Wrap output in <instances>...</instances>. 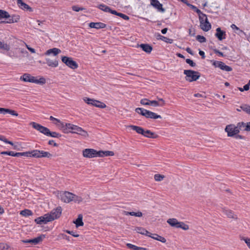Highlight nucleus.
<instances>
[{
    "label": "nucleus",
    "mask_w": 250,
    "mask_h": 250,
    "mask_svg": "<svg viewBox=\"0 0 250 250\" xmlns=\"http://www.w3.org/2000/svg\"><path fill=\"white\" fill-rule=\"evenodd\" d=\"M246 125L243 123V122H240V123H238L237 124V126H236V127L238 128V129L239 130V131H240V130L243 127H246Z\"/></svg>",
    "instance_id": "obj_52"
},
{
    "label": "nucleus",
    "mask_w": 250,
    "mask_h": 250,
    "mask_svg": "<svg viewBox=\"0 0 250 250\" xmlns=\"http://www.w3.org/2000/svg\"><path fill=\"white\" fill-rule=\"evenodd\" d=\"M6 113H9V114H10L13 116H18V113L16 111H15V110L7 109V108L4 109V114H5Z\"/></svg>",
    "instance_id": "obj_39"
},
{
    "label": "nucleus",
    "mask_w": 250,
    "mask_h": 250,
    "mask_svg": "<svg viewBox=\"0 0 250 250\" xmlns=\"http://www.w3.org/2000/svg\"><path fill=\"white\" fill-rule=\"evenodd\" d=\"M244 240L248 247L250 249V239L246 238Z\"/></svg>",
    "instance_id": "obj_64"
},
{
    "label": "nucleus",
    "mask_w": 250,
    "mask_h": 250,
    "mask_svg": "<svg viewBox=\"0 0 250 250\" xmlns=\"http://www.w3.org/2000/svg\"><path fill=\"white\" fill-rule=\"evenodd\" d=\"M135 111L143 116H145L146 118H149V119H161L162 117L159 115H157L156 113L153 112L152 111H150L149 110H147L146 109H145L141 107H138L135 109Z\"/></svg>",
    "instance_id": "obj_3"
},
{
    "label": "nucleus",
    "mask_w": 250,
    "mask_h": 250,
    "mask_svg": "<svg viewBox=\"0 0 250 250\" xmlns=\"http://www.w3.org/2000/svg\"><path fill=\"white\" fill-rule=\"evenodd\" d=\"M98 7L101 9V10L105 12H109L112 14V11H114V10H112L109 6L104 4H100Z\"/></svg>",
    "instance_id": "obj_27"
},
{
    "label": "nucleus",
    "mask_w": 250,
    "mask_h": 250,
    "mask_svg": "<svg viewBox=\"0 0 250 250\" xmlns=\"http://www.w3.org/2000/svg\"><path fill=\"white\" fill-rule=\"evenodd\" d=\"M30 125H32V126L37 130L39 131L40 132L46 136H48L49 129L43 126L40 124L36 123L34 122H32L29 124Z\"/></svg>",
    "instance_id": "obj_8"
},
{
    "label": "nucleus",
    "mask_w": 250,
    "mask_h": 250,
    "mask_svg": "<svg viewBox=\"0 0 250 250\" xmlns=\"http://www.w3.org/2000/svg\"><path fill=\"white\" fill-rule=\"evenodd\" d=\"M64 133H69V129L67 125L68 124H64L60 120V122L55 123Z\"/></svg>",
    "instance_id": "obj_15"
},
{
    "label": "nucleus",
    "mask_w": 250,
    "mask_h": 250,
    "mask_svg": "<svg viewBox=\"0 0 250 250\" xmlns=\"http://www.w3.org/2000/svg\"><path fill=\"white\" fill-rule=\"evenodd\" d=\"M247 131H250V122L248 123L246 125V127L244 129Z\"/></svg>",
    "instance_id": "obj_63"
},
{
    "label": "nucleus",
    "mask_w": 250,
    "mask_h": 250,
    "mask_svg": "<svg viewBox=\"0 0 250 250\" xmlns=\"http://www.w3.org/2000/svg\"><path fill=\"white\" fill-rule=\"evenodd\" d=\"M31 157L35 158L47 157L49 158L52 156L49 152L42 150H33L31 151Z\"/></svg>",
    "instance_id": "obj_9"
},
{
    "label": "nucleus",
    "mask_w": 250,
    "mask_h": 250,
    "mask_svg": "<svg viewBox=\"0 0 250 250\" xmlns=\"http://www.w3.org/2000/svg\"><path fill=\"white\" fill-rule=\"evenodd\" d=\"M221 69H222L224 71H225L229 72V71H231L232 70V68L228 65H226L224 63Z\"/></svg>",
    "instance_id": "obj_47"
},
{
    "label": "nucleus",
    "mask_w": 250,
    "mask_h": 250,
    "mask_svg": "<svg viewBox=\"0 0 250 250\" xmlns=\"http://www.w3.org/2000/svg\"><path fill=\"white\" fill-rule=\"evenodd\" d=\"M200 27L204 31H208L211 29V24L208 21L207 16L205 14L199 15Z\"/></svg>",
    "instance_id": "obj_7"
},
{
    "label": "nucleus",
    "mask_w": 250,
    "mask_h": 250,
    "mask_svg": "<svg viewBox=\"0 0 250 250\" xmlns=\"http://www.w3.org/2000/svg\"><path fill=\"white\" fill-rule=\"evenodd\" d=\"M149 102L150 100L147 99H143L141 100L140 103L143 105H149Z\"/></svg>",
    "instance_id": "obj_49"
},
{
    "label": "nucleus",
    "mask_w": 250,
    "mask_h": 250,
    "mask_svg": "<svg viewBox=\"0 0 250 250\" xmlns=\"http://www.w3.org/2000/svg\"><path fill=\"white\" fill-rule=\"evenodd\" d=\"M114 152L111 151H98V157H104L113 156Z\"/></svg>",
    "instance_id": "obj_23"
},
{
    "label": "nucleus",
    "mask_w": 250,
    "mask_h": 250,
    "mask_svg": "<svg viewBox=\"0 0 250 250\" xmlns=\"http://www.w3.org/2000/svg\"><path fill=\"white\" fill-rule=\"evenodd\" d=\"M214 52L215 54H218L220 57L224 56L223 53L222 52L219 51L218 50L215 49V50H214Z\"/></svg>",
    "instance_id": "obj_61"
},
{
    "label": "nucleus",
    "mask_w": 250,
    "mask_h": 250,
    "mask_svg": "<svg viewBox=\"0 0 250 250\" xmlns=\"http://www.w3.org/2000/svg\"><path fill=\"white\" fill-rule=\"evenodd\" d=\"M0 49L3 50L8 51L10 50V45L4 42L3 41H0Z\"/></svg>",
    "instance_id": "obj_31"
},
{
    "label": "nucleus",
    "mask_w": 250,
    "mask_h": 250,
    "mask_svg": "<svg viewBox=\"0 0 250 250\" xmlns=\"http://www.w3.org/2000/svg\"><path fill=\"white\" fill-rule=\"evenodd\" d=\"M125 214L126 215H130L131 216H137V217H141L143 215L142 213L140 211H138L137 212H135L133 211H131V212L125 211Z\"/></svg>",
    "instance_id": "obj_36"
},
{
    "label": "nucleus",
    "mask_w": 250,
    "mask_h": 250,
    "mask_svg": "<svg viewBox=\"0 0 250 250\" xmlns=\"http://www.w3.org/2000/svg\"><path fill=\"white\" fill-rule=\"evenodd\" d=\"M31 76L29 74H24L22 76H21V80L24 82H30Z\"/></svg>",
    "instance_id": "obj_38"
},
{
    "label": "nucleus",
    "mask_w": 250,
    "mask_h": 250,
    "mask_svg": "<svg viewBox=\"0 0 250 250\" xmlns=\"http://www.w3.org/2000/svg\"><path fill=\"white\" fill-rule=\"evenodd\" d=\"M25 46L26 47V48L28 49V50H29L31 53H36V51H35V49L33 48H31L28 45H27V44L25 43Z\"/></svg>",
    "instance_id": "obj_58"
},
{
    "label": "nucleus",
    "mask_w": 250,
    "mask_h": 250,
    "mask_svg": "<svg viewBox=\"0 0 250 250\" xmlns=\"http://www.w3.org/2000/svg\"><path fill=\"white\" fill-rule=\"evenodd\" d=\"M221 69H222L224 71H225L229 72V71H231L232 70V68L228 65H226L224 63Z\"/></svg>",
    "instance_id": "obj_46"
},
{
    "label": "nucleus",
    "mask_w": 250,
    "mask_h": 250,
    "mask_svg": "<svg viewBox=\"0 0 250 250\" xmlns=\"http://www.w3.org/2000/svg\"><path fill=\"white\" fill-rule=\"evenodd\" d=\"M231 28L232 29H236L237 30H239L240 32L241 33H244V32L242 30H240L235 24H232L231 25Z\"/></svg>",
    "instance_id": "obj_57"
},
{
    "label": "nucleus",
    "mask_w": 250,
    "mask_h": 250,
    "mask_svg": "<svg viewBox=\"0 0 250 250\" xmlns=\"http://www.w3.org/2000/svg\"><path fill=\"white\" fill-rule=\"evenodd\" d=\"M126 246L128 248L132 249L133 250H146V249L145 248L139 247L130 243H127L126 244Z\"/></svg>",
    "instance_id": "obj_37"
},
{
    "label": "nucleus",
    "mask_w": 250,
    "mask_h": 250,
    "mask_svg": "<svg viewBox=\"0 0 250 250\" xmlns=\"http://www.w3.org/2000/svg\"><path fill=\"white\" fill-rule=\"evenodd\" d=\"M223 211L224 213L229 218L237 219V215L234 214L232 211L229 209H223Z\"/></svg>",
    "instance_id": "obj_22"
},
{
    "label": "nucleus",
    "mask_w": 250,
    "mask_h": 250,
    "mask_svg": "<svg viewBox=\"0 0 250 250\" xmlns=\"http://www.w3.org/2000/svg\"><path fill=\"white\" fill-rule=\"evenodd\" d=\"M157 37H158V39L163 41L164 42H167V43H171L173 41V40L172 39L167 38L164 36H163L161 35L160 34H158Z\"/></svg>",
    "instance_id": "obj_34"
},
{
    "label": "nucleus",
    "mask_w": 250,
    "mask_h": 250,
    "mask_svg": "<svg viewBox=\"0 0 250 250\" xmlns=\"http://www.w3.org/2000/svg\"><path fill=\"white\" fill-rule=\"evenodd\" d=\"M89 27L96 29L104 28L106 27V24L102 22H90Z\"/></svg>",
    "instance_id": "obj_17"
},
{
    "label": "nucleus",
    "mask_w": 250,
    "mask_h": 250,
    "mask_svg": "<svg viewBox=\"0 0 250 250\" xmlns=\"http://www.w3.org/2000/svg\"><path fill=\"white\" fill-rule=\"evenodd\" d=\"M72 9L74 11L79 12L80 10H82L83 8H80V7L77 6H74L72 7Z\"/></svg>",
    "instance_id": "obj_59"
},
{
    "label": "nucleus",
    "mask_w": 250,
    "mask_h": 250,
    "mask_svg": "<svg viewBox=\"0 0 250 250\" xmlns=\"http://www.w3.org/2000/svg\"><path fill=\"white\" fill-rule=\"evenodd\" d=\"M73 222L74 224H75L76 228L83 226V222L82 215L79 214L78 215V218Z\"/></svg>",
    "instance_id": "obj_26"
},
{
    "label": "nucleus",
    "mask_w": 250,
    "mask_h": 250,
    "mask_svg": "<svg viewBox=\"0 0 250 250\" xmlns=\"http://www.w3.org/2000/svg\"><path fill=\"white\" fill-rule=\"evenodd\" d=\"M215 36L219 41H222L226 38V32L221 30V28L218 27L216 29Z\"/></svg>",
    "instance_id": "obj_16"
},
{
    "label": "nucleus",
    "mask_w": 250,
    "mask_h": 250,
    "mask_svg": "<svg viewBox=\"0 0 250 250\" xmlns=\"http://www.w3.org/2000/svg\"><path fill=\"white\" fill-rule=\"evenodd\" d=\"M140 47L143 51L147 53H150L152 50V47L148 44H141Z\"/></svg>",
    "instance_id": "obj_25"
},
{
    "label": "nucleus",
    "mask_w": 250,
    "mask_h": 250,
    "mask_svg": "<svg viewBox=\"0 0 250 250\" xmlns=\"http://www.w3.org/2000/svg\"><path fill=\"white\" fill-rule=\"evenodd\" d=\"M223 64H224V62H222L214 61V62H213L212 64L215 67H218L221 69Z\"/></svg>",
    "instance_id": "obj_45"
},
{
    "label": "nucleus",
    "mask_w": 250,
    "mask_h": 250,
    "mask_svg": "<svg viewBox=\"0 0 250 250\" xmlns=\"http://www.w3.org/2000/svg\"><path fill=\"white\" fill-rule=\"evenodd\" d=\"M38 82H37V79L33 76H31V79L30 81V83H37Z\"/></svg>",
    "instance_id": "obj_60"
},
{
    "label": "nucleus",
    "mask_w": 250,
    "mask_h": 250,
    "mask_svg": "<svg viewBox=\"0 0 250 250\" xmlns=\"http://www.w3.org/2000/svg\"><path fill=\"white\" fill-rule=\"evenodd\" d=\"M150 3L151 5L159 11H161L163 12L165 11V9L163 8L162 4H161L158 0H150Z\"/></svg>",
    "instance_id": "obj_14"
},
{
    "label": "nucleus",
    "mask_w": 250,
    "mask_h": 250,
    "mask_svg": "<svg viewBox=\"0 0 250 250\" xmlns=\"http://www.w3.org/2000/svg\"><path fill=\"white\" fill-rule=\"evenodd\" d=\"M20 214L24 216H28L32 214V212L29 209H24L21 211Z\"/></svg>",
    "instance_id": "obj_40"
},
{
    "label": "nucleus",
    "mask_w": 250,
    "mask_h": 250,
    "mask_svg": "<svg viewBox=\"0 0 250 250\" xmlns=\"http://www.w3.org/2000/svg\"><path fill=\"white\" fill-rule=\"evenodd\" d=\"M62 62L71 69H75L78 67V64L71 58L66 56L62 57Z\"/></svg>",
    "instance_id": "obj_11"
},
{
    "label": "nucleus",
    "mask_w": 250,
    "mask_h": 250,
    "mask_svg": "<svg viewBox=\"0 0 250 250\" xmlns=\"http://www.w3.org/2000/svg\"><path fill=\"white\" fill-rule=\"evenodd\" d=\"M128 127L131 128L132 130L135 131L137 133L142 134H143L144 129L140 126L130 125L128 126Z\"/></svg>",
    "instance_id": "obj_28"
},
{
    "label": "nucleus",
    "mask_w": 250,
    "mask_h": 250,
    "mask_svg": "<svg viewBox=\"0 0 250 250\" xmlns=\"http://www.w3.org/2000/svg\"><path fill=\"white\" fill-rule=\"evenodd\" d=\"M142 135L146 137L149 138H156L157 136L154 133L151 132L149 130H146V131L144 130V132Z\"/></svg>",
    "instance_id": "obj_24"
},
{
    "label": "nucleus",
    "mask_w": 250,
    "mask_h": 250,
    "mask_svg": "<svg viewBox=\"0 0 250 250\" xmlns=\"http://www.w3.org/2000/svg\"><path fill=\"white\" fill-rule=\"evenodd\" d=\"M60 207L53 209L49 213H46L42 216L39 217L35 220L37 224L42 225L57 219L60 217L62 213Z\"/></svg>",
    "instance_id": "obj_1"
},
{
    "label": "nucleus",
    "mask_w": 250,
    "mask_h": 250,
    "mask_svg": "<svg viewBox=\"0 0 250 250\" xmlns=\"http://www.w3.org/2000/svg\"><path fill=\"white\" fill-rule=\"evenodd\" d=\"M45 238V236L44 235H41L36 238H35L32 239V243L36 245L42 241L43 239Z\"/></svg>",
    "instance_id": "obj_35"
},
{
    "label": "nucleus",
    "mask_w": 250,
    "mask_h": 250,
    "mask_svg": "<svg viewBox=\"0 0 250 250\" xmlns=\"http://www.w3.org/2000/svg\"><path fill=\"white\" fill-rule=\"evenodd\" d=\"M186 62L188 64H189L192 67H194L196 66V63L189 59H187L186 60Z\"/></svg>",
    "instance_id": "obj_51"
},
{
    "label": "nucleus",
    "mask_w": 250,
    "mask_h": 250,
    "mask_svg": "<svg viewBox=\"0 0 250 250\" xmlns=\"http://www.w3.org/2000/svg\"><path fill=\"white\" fill-rule=\"evenodd\" d=\"M58 196L64 203H69L72 201L78 202L82 201L81 198L68 191L60 192L58 193Z\"/></svg>",
    "instance_id": "obj_2"
},
{
    "label": "nucleus",
    "mask_w": 250,
    "mask_h": 250,
    "mask_svg": "<svg viewBox=\"0 0 250 250\" xmlns=\"http://www.w3.org/2000/svg\"><path fill=\"white\" fill-rule=\"evenodd\" d=\"M83 101L87 104L92 105L97 107L104 108L106 107L105 104L94 99L85 97L83 99Z\"/></svg>",
    "instance_id": "obj_10"
},
{
    "label": "nucleus",
    "mask_w": 250,
    "mask_h": 250,
    "mask_svg": "<svg viewBox=\"0 0 250 250\" xmlns=\"http://www.w3.org/2000/svg\"><path fill=\"white\" fill-rule=\"evenodd\" d=\"M225 131L227 132L228 136L232 137L237 134L239 131L234 125H229L226 126Z\"/></svg>",
    "instance_id": "obj_12"
},
{
    "label": "nucleus",
    "mask_w": 250,
    "mask_h": 250,
    "mask_svg": "<svg viewBox=\"0 0 250 250\" xmlns=\"http://www.w3.org/2000/svg\"><path fill=\"white\" fill-rule=\"evenodd\" d=\"M20 16L17 15H10V17L8 18V21L4 23H12L18 22L20 20Z\"/></svg>",
    "instance_id": "obj_20"
},
{
    "label": "nucleus",
    "mask_w": 250,
    "mask_h": 250,
    "mask_svg": "<svg viewBox=\"0 0 250 250\" xmlns=\"http://www.w3.org/2000/svg\"><path fill=\"white\" fill-rule=\"evenodd\" d=\"M149 237L164 243L166 242V239L164 237L160 236L157 234H152L150 233Z\"/></svg>",
    "instance_id": "obj_21"
},
{
    "label": "nucleus",
    "mask_w": 250,
    "mask_h": 250,
    "mask_svg": "<svg viewBox=\"0 0 250 250\" xmlns=\"http://www.w3.org/2000/svg\"><path fill=\"white\" fill-rule=\"evenodd\" d=\"M184 74L186 75V80L189 82L195 81L200 77L199 72L191 70H185Z\"/></svg>",
    "instance_id": "obj_5"
},
{
    "label": "nucleus",
    "mask_w": 250,
    "mask_h": 250,
    "mask_svg": "<svg viewBox=\"0 0 250 250\" xmlns=\"http://www.w3.org/2000/svg\"><path fill=\"white\" fill-rule=\"evenodd\" d=\"M67 126L69 129V132L78 134L85 137L88 136L87 132L82 128L77 125L71 124H68Z\"/></svg>",
    "instance_id": "obj_4"
},
{
    "label": "nucleus",
    "mask_w": 250,
    "mask_h": 250,
    "mask_svg": "<svg viewBox=\"0 0 250 250\" xmlns=\"http://www.w3.org/2000/svg\"><path fill=\"white\" fill-rule=\"evenodd\" d=\"M165 176L161 174H155L154 175V179L156 181H161L164 179Z\"/></svg>",
    "instance_id": "obj_43"
},
{
    "label": "nucleus",
    "mask_w": 250,
    "mask_h": 250,
    "mask_svg": "<svg viewBox=\"0 0 250 250\" xmlns=\"http://www.w3.org/2000/svg\"><path fill=\"white\" fill-rule=\"evenodd\" d=\"M61 51L60 49L57 48H53L47 50L45 53V55H50V54H53L54 56H56L61 53Z\"/></svg>",
    "instance_id": "obj_19"
},
{
    "label": "nucleus",
    "mask_w": 250,
    "mask_h": 250,
    "mask_svg": "<svg viewBox=\"0 0 250 250\" xmlns=\"http://www.w3.org/2000/svg\"><path fill=\"white\" fill-rule=\"evenodd\" d=\"M83 156L86 158L98 157V151L94 149L86 148L83 150Z\"/></svg>",
    "instance_id": "obj_13"
},
{
    "label": "nucleus",
    "mask_w": 250,
    "mask_h": 250,
    "mask_svg": "<svg viewBox=\"0 0 250 250\" xmlns=\"http://www.w3.org/2000/svg\"><path fill=\"white\" fill-rule=\"evenodd\" d=\"M45 61L46 63L49 66L52 67H56L58 66V61L56 59L52 60L50 58H46Z\"/></svg>",
    "instance_id": "obj_18"
},
{
    "label": "nucleus",
    "mask_w": 250,
    "mask_h": 250,
    "mask_svg": "<svg viewBox=\"0 0 250 250\" xmlns=\"http://www.w3.org/2000/svg\"><path fill=\"white\" fill-rule=\"evenodd\" d=\"M53 138H60L61 137V135L56 132H51L50 130L49 131L48 136Z\"/></svg>",
    "instance_id": "obj_41"
},
{
    "label": "nucleus",
    "mask_w": 250,
    "mask_h": 250,
    "mask_svg": "<svg viewBox=\"0 0 250 250\" xmlns=\"http://www.w3.org/2000/svg\"><path fill=\"white\" fill-rule=\"evenodd\" d=\"M37 82H38L37 83H44L45 82V80L43 78H41L39 80L37 79Z\"/></svg>",
    "instance_id": "obj_62"
},
{
    "label": "nucleus",
    "mask_w": 250,
    "mask_h": 250,
    "mask_svg": "<svg viewBox=\"0 0 250 250\" xmlns=\"http://www.w3.org/2000/svg\"><path fill=\"white\" fill-rule=\"evenodd\" d=\"M196 40L201 43L205 42L206 41V38L201 35H197Z\"/></svg>",
    "instance_id": "obj_48"
},
{
    "label": "nucleus",
    "mask_w": 250,
    "mask_h": 250,
    "mask_svg": "<svg viewBox=\"0 0 250 250\" xmlns=\"http://www.w3.org/2000/svg\"><path fill=\"white\" fill-rule=\"evenodd\" d=\"M112 14L117 15L119 17H120L121 18H122V19H123L125 20H128L129 19V18L128 16H127L125 14H124L123 13H118L116 10H114V11H112Z\"/></svg>",
    "instance_id": "obj_32"
},
{
    "label": "nucleus",
    "mask_w": 250,
    "mask_h": 250,
    "mask_svg": "<svg viewBox=\"0 0 250 250\" xmlns=\"http://www.w3.org/2000/svg\"><path fill=\"white\" fill-rule=\"evenodd\" d=\"M149 105H151V106H155V107L159 106V102L158 101H155V100H153V101L150 100Z\"/></svg>",
    "instance_id": "obj_50"
},
{
    "label": "nucleus",
    "mask_w": 250,
    "mask_h": 250,
    "mask_svg": "<svg viewBox=\"0 0 250 250\" xmlns=\"http://www.w3.org/2000/svg\"><path fill=\"white\" fill-rule=\"evenodd\" d=\"M240 108L247 113L250 114V106L248 105H244L241 106Z\"/></svg>",
    "instance_id": "obj_42"
},
{
    "label": "nucleus",
    "mask_w": 250,
    "mask_h": 250,
    "mask_svg": "<svg viewBox=\"0 0 250 250\" xmlns=\"http://www.w3.org/2000/svg\"><path fill=\"white\" fill-rule=\"evenodd\" d=\"M158 100L159 106H163L165 104V101L163 99L158 98Z\"/></svg>",
    "instance_id": "obj_55"
},
{
    "label": "nucleus",
    "mask_w": 250,
    "mask_h": 250,
    "mask_svg": "<svg viewBox=\"0 0 250 250\" xmlns=\"http://www.w3.org/2000/svg\"><path fill=\"white\" fill-rule=\"evenodd\" d=\"M18 4L19 5V7L22 9H26L30 11H32V8L28 5L22 2V0H21V2L19 1L18 3Z\"/></svg>",
    "instance_id": "obj_30"
},
{
    "label": "nucleus",
    "mask_w": 250,
    "mask_h": 250,
    "mask_svg": "<svg viewBox=\"0 0 250 250\" xmlns=\"http://www.w3.org/2000/svg\"><path fill=\"white\" fill-rule=\"evenodd\" d=\"M167 223L171 227L176 228H181L183 230H186L189 229V227L188 225L185 224L182 222H179L175 218H170L167 220Z\"/></svg>",
    "instance_id": "obj_6"
},
{
    "label": "nucleus",
    "mask_w": 250,
    "mask_h": 250,
    "mask_svg": "<svg viewBox=\"0 0 250 250\" xmlns=\"http://www.w3.org/2000/svg\"><path fill=\"white\" fill-rule=\"evenodd\" d=\"M135 230L139 233L148 236H149V235L150 234L149 232H148L147 230L143 228L137 227L135 229Z\"/></svg>",
    "instance_id": "obj_29"
},
{
    "label": "nucleus",
    "mask_w": 250,
    "mask_h": 250,
    "mask_svg": "<svg viewBox=\"0 0 250 250\" xmlns=\"http://www.w3.org/2000/svg\"><path fill=\"white\" fill-rule=\"evenodd\" d=\"M10 17V15L6 11L0 9V19H8Z\"/></svg>",
    "instance_id": "obj_33"
},
{
    "label": "nucleus",
    "mask_w": 250,
    "mask_h": 250,
    "mask_svg": "<svg viewBox=\"0 0 250 250\" xmlns=\"http://www.w3.org/2000/svg\"><path fill=\"white\" fill-rule=\"evenodd\" d=\"M1 155H8L10 156H14V152L13 151H2L0 152Z\"/></svg>",
    "instance_id": "obj_53"
},
{
    "label": "nucleus",
    "mask_w": 250,
    "mask_h": 250,
    "mask_svg": "<svg viewBox=\"0 0 250 250\" xmlns=\"http://www.w3.org/2000/svg\"><path fill=\"white\" fill-rule=\"evenodd\" d=\"M58 239H66L68 241H70L69 236H67L66 235L63 233H61L58 236Z\"/></svg>",
    "instance_id": "obj_44"
},
{
    "label": "nucleus",
    "mask_w": 250,
    "mask_h": 250,
    "mask_svg": "<svg viewBox=\"0 0 250 250\" xmlns=\"http://www.w3.org/2000/svg\"><path fill=\"white\" fill-rule=\"evenodd\" d=\"M65 231L69 234H71V235H72L73 236L75 237H78L79 236V235L77 233H75L74 232H73V231H70V230H65Z\"/></svg>",
    "instance_id": "obj_54"
},
{
    "label": "nucleus",
    "mask_w": 250,
    "mask_h": 250,
    "mask_svg": "<svg viewBox=\"0 0 250 250\" xmlns=\"http://www.w3.org/2000/svg\"><path fill=\"white\" fill-rule=\"evenodd\" d=\"M22 156H24L26 157H31V151L22 152Z\"/></svg>",
    "instance_id": "obj_56"
}]
</instances>
